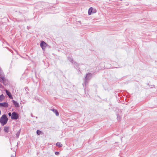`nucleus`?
<instances>
[{
  "label": "nucleus",
  "mask_w": 157,
  "mask_h": 157,
  "mask_svg": "<svg viewBox=\"0 0 157 157\" xmlns=\"http://www.w3.org/2000/svg\"><path fill=\"white\" fill-rule=\"evenodd\" d=\"M92 74L91 73H88L86 74V75L84 79V83L83 84L84 89H86V85H87L89 79L92 77Z\"/></svg>",
  "instance_id": "obj_1"
},
{
  "label": "nucleus",
  "mask_w": 157,
  "mask_h": 157,
  "mask_svg": "<svg viewBox=\"0 0 157 157\" xmlns=\"http://www.w3.org/2000/svg\"><path fill=\"white\" fill-rule=\"evenodd\" d=\"M8 120L6 115L5 114L3 115L0 118V123L2 126L6 124Z\"/></svg>",
  "instance_id": "obj_2"
},
{
  "label": "nucleus",
  "mask_w": 157,
  "mask_h": 157,
  "mask_svg": "<svg viewBox=\"0 0 157 157\" xmlns=\"http://www.w3.org/2000/svg\"><path fill=\"white\" fill-rule=\"evenodd\" d=\"M19 116L17 113L15 112H13L12 113L11 118L12 119L16 120L18 118Z\"/></svg>",
  "instance_id": "obj_3"
},
{
  "label": "nucleus",
  "mask_w": 157,
  "mask_h": 157,
  "mask_svg": "<svg viewBox=\"0 0 157 157\" xmlns=\"http://www.w3.org/2000/svg\"><path fill=\"white\" fill-rule=\"evenodd\" d=\"M8 103L6 102L0 103V107L7 108L8 107Z\"/></svg>",
  "instance_id": "obj_4"
},
{
  "label": "nucleus",
  "mask_w": 157,
  "mask_h": 157,
  "mask_svg": "<svg viewBox=\"0 0 157 157\" xmlns=\"http://www.w3.org/2000/svg\"><path fill=\"white\" fill-rule=\"evenodd\" d=\"M6 94L9 96L10 99H13V98L10 92L7 90H6Z\"/></svg>",
  "instance_id": "obj_5"
},
{
  "label": "nucleus",
  "mask_w": 157,
  "mask_h": 157,
  "mask_svg": "<svg viewBox=\"0 0 157 157\" xmlns=\"http://www.w3.org/2000/svg\"><path fill=\"white\" fill-rule=\"evenodd\" d=\"M47 44L44 41H42L40 44V46L41 47H46Z\"/></svg>",
  "instance_id": "obj_6"
},
{
  "label": "nucleus",
  "mask_w": 157,
  "mask_h": 157,
  "mask_svg": "<svg viewBox=\"0 0 157 157\" xmlns=\"http://www.w3.org/2000/svg\"><path fill=\"white\" fill-rule=\"evenodd\" d=\"M12 102L15 107H19V104L18 103L17 101H15L14 100H13Z\"/></svg>",
  "instance_id": "obj_7"
},
{
  "label": "nucleus",
  "mask_w": 157,
  "mask_h": 157,
  "mask_svg": "<svg viewBox=\"0 0 157 157\" xmlns=\"http://www.w3.org/2000/svg\"><path fill=\"white\" fill-rule=\"evenodd\" d=\"M51 110L56 114V116H58L59 115V113L56 109H51Z\"/></svg>",
  "instance_id": "obj_8"
},
{
  "label": "nucleus",
  "mask_w": 157,
  "mask_h": 157,
  "mask_svg": "<svg viewBox=\"0 0 157 157\" xmlns=\"http://www.w3.org/2000/svg\"><path fill=\"white\" fill-rule=\"evenodd\" d=\"M10 129L9 127L5 126L4 128V132H6L8 133L9 132V130Z\"/></svg>",
  "instance_id": "obj_9"
},
{
  "label": "nucleus",
  "mask_w": 157,
  "mask_h": 157,
  "mask_svg": "<svg viewBox=\"0 0 157 157\" xmlns=\"http://www.w3.org/2000/svg\"><path fill=\"white\" fill-rule=\"evenodd\" d=\"M93 10V8L92 7H90L88 11V14L89 15H90L92 13V10Z\"/></svg>",
  "instance_id": "obj_10"
},
{
  "label": "nucleus",
  "mask_w": 157,
  "mask_h": 157,
  "mask_svg": "<svg viewBox=\"0 0 157 157\" xmlns=\"http://www.w3.org/2000/svg\"><path fill=\"white\" fill-rule=\"evenodd\" d=\"M56 145L59 147H61L63 146L62 144L59 142H57L56 144Z\"/></svg>",
  "instance_id": "obj_11"
},
{
  "label": "nucleus",
  "mask_w": 157,
  "mask_h": 157,
  "mask_svg": "<svg viewBox=\"0 0 157 157\" xmlns=\"http://www.w3.org/2000/svg\"><path fill=\"white\" fill-rule=\"evenodd\" d=\"M4 98V97L2 94L0 95V102L2 101Z\"/></svg>",
  "instance_id": "obj_12"
},
{
  "label": "nucleus",
  "mask_w": 157,
  "mask_h": 157,
  "mask_svg": "<svg viewBox=\"0 0 157 157\" xmlns=\"http://www.w3.org/2000/svg\"><path fill=\"white\" fill-rule=\"evenodd\" d=\"M21 130L20 129L16 133V136L17 138H18L20 133Z\"/></svg>",
  "instance_id": "obj_13"
},
{
  "label": "nucleus",
  "mask_w": 157,
  "mask_h": 157,
  "mask_svg": "<svg viewBox=\"0 0 157 157\" xmlns=\"http://www.w3.org/2000/svg\"><path fill=\"white\" fill-rule=\"evenodd\" d=\"M68 60L72 63H73L74 61H73V59H72L71 57H69L68 58Z\"/></svg>",
  "instance_id": "obj_14"
},
{
  "label": "nucleus",
  "mask_w": 157,
  "mask_h": 157,
  "mask_svg": "<svg viewBox=\"0 0 157 157\" xmlns=\"http://www.w3.org/2000/svg\"><path fill=\"white\" fill-rule=\"evenodd\" d=\"M74 64L76 67H77L78 66V64L76 62H74L73 63Z\"/></svg>",
  "instance_id": "obj_15"
},
{
  "label": "nucleus",
  "mask_w": 157,
  "mask_h": 157,
  "mask_svg": "<svg viewBox=\"0 0 157 157\" xmlns=\"http://www.w3.org/2000/svg\"><path fill=\"white\" fill-rule=\"evenodd\" d=\"M41 133V132L40 130H37L36 131V133L38 135H40Z\"/></svg>",
  "instance_id": "obj_16"
},
{
  "label": "nucleus",
  "mask_w": 157,
  "mask_h": 157,
  "mask_svg": "<svg viewBox=\"0 0 157 157\" xmlns=\"http://www.w3.org/2000/svg\"><path fill=\"white\" fill-rule=\"evenodd\" d=\"M117 118L118 120H120L121 118V117L119 115H117Z\"/></svg>",
  "instance_id": "obj_17"
},
{
  "label": "nucleus",
  "mask_w": 157,
  "mask_h": 157,
  "mask_svg": "<svg viewBox=\"0 0 157 157\" xmlns=\"http://www.w3.org/2000/svg\"><path fill=\"white\" fill-rule=\"evenodd\" d=\"M55 154L56 155H58L59 154V152H55Z\"/></svg>",
  "instance_id": "obj_18"
},
{
  "label": "nucleus",
  "mask_w": 157,
  "mask_h": 157,
  "mask_svg": "<svg viewBox=\"0 0 157 157\" xmlns=\"http://www.w3.org/2000/svg\"><path fill=\"white\" fill-rule=\"evenodd\" d=\"M1 79L3 81H4L5 79V78L4 77H1Z\"/></svg>",
  "instance_id": "obj_19"
},
{
  "label": "nucleus",
  "mask_w": 157,
  "mask_h": 157,
  "mask_svg": "<svg viewBox=\"0 0 157 157\" xmlns=\"http://www.w3.org/2000/svg\"><path fill=\"white\" fill-rule=\"evenodd\" d=\"M8 115L10 117L12 116V114L10 112L8 113Z\"/></svg>",
  "instance_id": "obj_20"
},
{
  "label": "nucleus",
  "mask_w": 157,
  "mask_h": 157,
  "mask_svg": "<svg viewBox=\"0 0 157 157\" xmlns=\"http://www.w3.org/2000/svg\"><path fill=\"white\" fill-rule=\"evenodd\" d=\"M2 73V71L1 70V67H0V75Z\"/></svg>",
  "instance_id": "obj_21"
},
{
  "label": "nucleus",
  "mask_w": 157,
  "mask_h": 157,
  "mask_svg": "<svg viewBox=\"0 0 157 157\" xmlns=\"http://www.w3.org/2000/svg\"><path fill=\"white\" fill-rule=\"evenodd\" d=\"M45 47H41L42 48V49L43 50H44L45 49Z\"/></svg>",
  "instance_id": "obj_22"
},
{
  "label": "nucleus",
  "mask_w": 157,
  "mask_h": 157,
  "mask_svg": "<svg viewBox=\"0 0 157 157\" xmlns=\"http://www.w3.org/2000/svg\"><path fill=\"white\" fill-rule=\"evenodd\" d=\"M1 114V111L0 110V115Z\"/></svg>",
  "instance_id": "obj_23"
},
{
  "label": "nucleus",
  "mask_w": 157,
  "mask_h": 157,
  "mask_svg": "<svg viewBox=\"0 0 157 157\" xmlns=\"http://www.w3.org/2000/svg\"><path fill=\"white\" fill-rule=\"evenodd\" d=\"M95 11H94L93 13H95Z\"/></svg>",
  "instance_id": "obj_24"
},
{
  "label": "nucleus",
  "mask_w": 157,
  "mask_h": 157,
  "mask_svg": "<svg viewBox=\"0 0 157 157\" xmlns=\"http://www.w3.org/2000/svg\"><path fill=\"white\" fill-rule=\"evenodd\" d=\"M11 157H14V156H11Z\"/></svg>",
  "instance_id": "obj_25"
}]
</instances>
